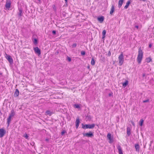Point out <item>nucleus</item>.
I'll return each instance as SVG.
<instances>
[{"label": "nucleus", "mask_w": 154, "mask_h": 154, "mask_svg": "<svg viewBox=\"0 0 154 154\" xmlns=\"http://www.w3.org/2000/svg\"><path fill=\"white\" fill-rule=\"evenodd\" d=\"M45 114L46 115H49L50 116L51 115V112L49 110H47L45 112Z\"/></svg>", "instance_id": "24"}, {"label": "nucleus", "mask_w": 154, "mask_h": 154, "mask_svg": "<svg viewBox=\"0 0 154 154\" xmlns=\"http://www.w3.org/2000/svg\"><path fill=\"white\" fill-rule=\"evenodd\" d=\"M15 114V113L14 111V110L13 109L11 110V113L9 114V116H10L11 117H12L14 116Z\"/></svg>", "instance_id": "15"}, {"label": "nucleus", "mask_w": 154, "mask_h": 154, "mask_svg": "<svg viewBox=\"0 0 154 154\" xmlns=\"http://www.w3.org/2000/svg\"><path fill=\"white\" fill-rule=\"evenodd\" d=\"M33 43L35 44H37V40L36 38H35L34 39Z\"/></svg>", "instance_id": "31"}, {"label": "nucleus", "mask_w": 154, "mask_h": 154, "mask_svg": "<svg viewBox=\"0 0 154 154\" xmlns=\"http://www.w3.org/2000/svg\"><path fill=\"white\" fill-rule=\"evenodd\" d=\"M6 131L5 130L3 129H0V137H2L5 134Z\"/></svg>", "instance_id": "7"}, {"label": "nucleus", "mask_w": 154, "mask_h": 154, "mask_svg": "<svg viewBox=\"0 0 154 154\" xmlns=\"http://www.w3.org/2000/svg\"><path fill=\"white\" fill-rule=\"evenodd\" d=\"M143 57V52L140 48H139L138 52V55L137 57L138 63H140Z\"/></svg>", "instance_id": "1"}, {"label": "nucleus", "mask_w": 154, "mask_h": 154, "mask_svg": "<svg viewBox=\"0 0 154 154\" xmlns=\"http://www.w3.org/2000/svg\"><path fill=\"white\" fill-rule=\"evenodd\" d=\"M11 117L9 116L8 118L7 119V123H8V126L9 124H10L11 121Z\"/></svg>", "instance_id": "21"}, {"label": "nucleus", "mask_w": 154, "mask_h": 154, "mask_svg": "<svg viewBox=\"0 0 154 154\" xmlns=\"http://www.w3.org/2000/svg\"><path fill=\"white\" fill-rule=\"evenodd\" d=\"M118 59L119 65L121 66L123 64L124 61V58L122 53L119 56Z\"/></svg>", "instance_id": "4"}, {"label": "nucleus", "mask_w": 154, "mask_h": 154, "mask_svg": "<svg viewBox=\"0 0 154 154\" xmlns=\"http://www.w3.org/2000/svg\"><path fill=\"white\" fill-rule=\"evenodd\" d=\"M65 132H66L64 131H62L61 132V135H63Z\"/></svg>", "instance_id": "35"}, {"label": "nucleus", "mask_w": 154, "mask_h": 154, "mask_svg": "<svg viewBox=\"0 0 154 154\" xmlns=\"http://www.w3.org/2000/svg\"><path fill=\"white\" fill-rule=\"evenodd\" d=\"M135 27L137 29H138V26H136Z\"/></svg>", "instance_id": "41"}, {"label": "nucleus", "mask_w": 154, "mask_h": 154, "mask_svg": "<svg viewBox=\"0 0 154 154\" xmlns=\"http://www.w3.org/2000/svg\"><path fill=\"white\" fill-rule=\"evenodd\" d=\"M95 61L93 58H92L91 61V64L92 65H94L95 64Z\"/></svg>", "instance_id": "26"}, {"label": "nucleus", "mask_w": 154, "mask_h": 154, "mask_svg": "<svg viewBox=\"0 0 154 154\" xmlns=\"http://www.w3.org/2000/svg\"><path fill=\"white\" fill-rule=\"evenodd\" d=\"M11 2L10 0H7L5 5V7L8 9H9L11 7Z\"/></svg>", "instance_id": "6"}, {"label": "nucleus", "mask_w": 154, "mask_h": 154, "mask_svg": "<svg viewBox=\"0 0 154 154\" xmlns=\"http://www.w3.org/2000/svg\"><path fill=\"white\" fill-rule=\"evenodd\" d=\"M86 121H89L91 119V118L90 116H87L86 117Z\"/></svg>", "instance_id": "28"}, {"label": "nucleus", "mask_w": 154, "mask_h": 154, "mask_svg": "<svg viewBox=\"0 0 154 154\" xmlns=\"http://www.w3.org/2000/svg\"><path fill=\"white\" fill-rule=\"evenodd\" d=\"M68 60L69 61H71V59L70 58L68 57Z\"/></svg>", "instance_id": "38"}, {"label": "nucleus", "mask_w": 154, "mask_h": 154, "mask_svg": "<svg viewBox=\"0 0 154 154\" xmlns=\"http://www.w3.org/2000/svg\"><path fill=\"white\" fill-rule=\"evenodd\" d=\"M143 119H140L139 122V124L140 126H142L143 125Z\"/></svg>", "instance_id": "27"}, {"label": "nucleus", "mask_w": 154, "mask_h": 154, "mask_svg": "<svg viewBox=\"0 0 154 154\" xmlns=\"http://www.w3.org/2000/svg\"><path fill=\"white\" fill-rule=\"evenodd\" d=\"M149 99H147L146 100H143V103H146V102H149Z\"/></svg>", "instance_id": "33"}, {"label": "nucleus", "mask_w": 154, "mask_h": 154, "mask_svg": "<svg viewBox=\"0 0 154 154\" xmlns=\"http://www.w3.org/2000/svg\"><path fill=\"white\" fill-rule=\"evenodd\" d=\"M104 18L103 17L101 16L100 17H98L97 18V20L101 23H102L104 20Z\"/></svg>", "instance_id": "14"}, {"label": "nucleus", "mask_w": 154, "mask_h": 154, "mask_svg": "<svg viewBox=\"0 0 154 154\" xmlns=\"http://www.w3.org/2000/svg\"><path fill=\"white\" fill-rule=\"evenodd\" d=\"M23 137H24L26 138L27 139L28 138V136L27 135V134H25L24 135Z\"/></svg>", "instance_id": "30"}, {"label": "nucleus", "mask_w": 154, "mask_h": 154, "mask_svg": "<svg viewBox=\"0 0 154 154\" xmlns=\"http://www.w3.org/2000/svg\"><path fill=\"white\" fill-rule=\"evenodd\" d=\"M106 33V31L105 30H104L103 31L102 34L103 36L102 37V39H103V42H104V38L105 37V35Z\"/></svg>", "instance_id": "19"}, {"label": "nucleus", "mask_w": 154, "mask_h": 154, "mask_svg": "<svg viewBox=\"0 0 154 154\" xmlns=\"http://www.w3.org/2000/svg\"><path fill=\"white\" fill-rule=\"evenodd\" d=\"M65 0V1L66 3L67 2L68 0Z\"/></svg>", "instance_id": "44"}, {"label": "nucleus", "mask_w": 154, "mask_h": 154, "mask_svg": "<svg viewBox=\"0 0 154 154\" xmlns=\"http://www.w3.org/2000/svg\"><path fill=\"white\" fill-rule=\"evenodd\" d=\"M52 33L53 34H56V31L55 30H53L52 31Z\"/></svg>", "instance_id": "37"}, {"label": "nucleus", "mask_w": 154, "mask_h": 154, "mask_svg": "<svg viewBox=\"0 0 154 154\" xmlns=\"http://www.w3.org/2000/svg\"><path fill=\"white\" fill-rule=\"evenodd\" d=\"M117 148L118 150L119 154H123L122 150L120 146H118L117 147Z\"/></svg>", "instance_id": "10"}, {"label": "nucleus", "mask_w": 154, "mask_h": 154, "mask_svg": "<svg viewBox=\"0 0 154 154\" xmlns=\"http://www.w3.org/2000/svg\"><path fill=\"white\" fill-rule=\"evenodd\" d=\"M112 93H110L109 94V96H112Z\"/></svg>", "instance_id": "40"}, {"label": "nucleus", "mask_w": 154, "mask_h": 154, "mask_svg": "<svg viewBox=\"0 0 154 154\" xmlns=\"http://www.w3.org/2000/svg\"><path fill=\"white\" fill-rule=\"evenodd\" d=\"M114 9H115V8H114V6L113 5L111 7V11H110V14L112 15V13L114 11Z\"/></svg>", "instance_id": "16"}, {"label": "nucleus", "mask_w": 154, "mask_h": 154, "mask_svg": "<svg viewBox=\"0 0 154 154\" xmlns=\"http://www.w3.org/2000/svg\"><path fill=\"white\" fill-rule=\"evenodd\" d=\"M146 62L149 63L152 60V59L150 57H149L146 58Z\"/></svg>", "instance_id": "23"}, {"label": "nucleus", "mask_w": 154, "mask_h": 154, "mask_svg": "<svg viewBox=\"0 0 154 154\" xmlns=\"http://www.w3.org/2000/svg\"><path fill=\"white\" fill-rule=\"evenodd\" d=\"M6 59L8 60L11 64L13 63V60L10 56H8L6 57Z\"/></svg>", "instance_id": "9"}, {"label": "nucleus", "mask_w": 154, "mask_h": 154, "mask_svg": "<svg viewBox=\"0 0 154 154\" xmlns=\"http://www.w3.org/2000/svg\"><path fill=\"white\" fill-rule=\"evenodd\" d=\"M19 13L18 14L19 16H21L22 15V11L21 9H20L19 10Z\"/></svg>", "instance_id": "25"}, {"label": "nucleus", "mask_w": 154, "mask_h": 154, "mask_svg": "<svg viewBox=\"0 0 154 154\" xmlns=\"http://www.w3.org/2000/svg\"><path fill=\"white\" fill-rule=\"evenodd\" d=\"M83 134L84 137H91L94 135L92 133L91 131L89 132L88 133H83Z\"/></svg>", "instance_id": "5"}, {"label": "nucleus", "mask_w": 154, "mask_h": 154, "mask_svg": "<svg viewBox=\"0 0 154 154\" xmlns=\"http://www.w3.org/2000/svg\"><path fill=\"white\" fill-rule=\"evenodd\" d=\"M135 147L136 151L137 152H139L140 147L139 145L138 144H135Z\"/></svg>", "instance_id": "17"}, {"label": "nucleus", "mask_w": 154, "mask_h": 154, "mask_svg": "<svg viewBox=\"0 0 154 154\" xmlns=\"http://www.w3.org/2000/svg\"><path fill=\"white\" fill-rule=\"evenodd\" d=\"M81 54L82 55H85V52L84 51H82L81 53Z\"/></svg>", "instance_id": "34"}, {"label": "nucleus", "mask_w": 154, "mask_h": 154, "mask_svg": "<svg viewBox=\"0 0 154 154\" xmlns=\"http://www.w3.org/2000/svg\"><path fill=\"white\" fill-rule=\"evenodd\" d=\"M74 106L76 108H80V106L78 104H75L74 105Z\"/></svg>", "instance_id": "29"}, {"label": "nucleus", "mask_w": 154, "mask_h": 154, "mask_svg": "<svg viewBox=\"0 0 154 154\" xmlns=\"http://www.w3.org/2000/svg\"><path fill=\"white\" fill-rule=\"evenodd\" d=\"M131 129L129 127H128L127 128V134L128 135V136H129L131 134Z\"/></svg>", "instance_id": "18"}, {"label": "nucleus", "mask_w": 154, "mask_h": 154, "mask_svg": "<svg viewBox=\"0 0 154 154\" xmlns=\"http://www.w3.org/2000/svg\"><path fill=\"white\" fill-rule=\"evenodd\" d=\"M46 140H47V141H48V139H46Z\"/></svg>", "instance_id": "46"}, {"label": "nucleus", "mask_w": 154, "mask_h": 154, "mask_svg": "<svg viewBox=\"0 0 154 154\" xmlns=\"http://www.w3.org/2000/svg\"><path fill=\"white\" fill-rule=\"evenodd\" d=\"M124 0H119L118 2V7L120 8L122 6V5Z\"/></svg>", "instance_id": "13"}, {"label": "nucleus", "mask_w": 154, "mask_h": 154, "mask_svg": "<svg viewBox=\"0 0 154 154\" xmlns=\"http://www.w3.org/2000/svg\"><path fill=\"white\" fill-rule=\"evenodd\" d=\"M82 128L84 129L89 128L92 129L94 128L95 126L94 124H93L91 125H84L83 124H82Z\"/></svg>", "instance_id": "3"}, {"label": "nucleus", "mask_w": 154, "mask_h": 154, "mask_svg": "<svg viewBox=\"0 0 154 154\" xmlns=\"http://www.w3.org/2000/svg\"><path fill=\"white\" fill-rule=\"evenodd\" d=\"M130 3V1H128L127 2L126 4V5L125 6V9H127L128 7L129 6V5Z\"/></svg>", "instance_id": "20"}, {"label": "nucleus", "mask_w": 154, "mask_h": 154, "mask_svg": "<svg viewBox=\"0 0 154 154\" xmlns=\"http://www.w3.org/2000/svg\"><path fill=\"white\" fill-rule=\"evenodd\" d=\"M19 92L17 89H16L15 91L14 94V97H17L19 95Z\"/></svg>", "instance_id": "12"}, {"label": "nucleus", "mask_w": 154, "mask_h": 154, "mask_svg": "<svg viewBox=\"0 0 154 154\" xmlns=\"http://www.w3.org/2000/svg\"><path fill=\"white\" fill-rule=\"evenodd\" d=\"M145 75H145V74H143V77H144V76H145Z\"/></svg>", "instance_id": "43"}, {"label": "nucleus", "mask_w": 154, "mask_h": 154, "mask_svg": "<svg viewBox=\"0 0 154 154\" xmlns=\"http://www.w3.org/2000/svg\"><path fill=\"white\" fill-rule=\"evenodd\" d=\"M128 81L126 80L125 82L122 84V85L124 88H125L128 85Z\"/></svg>", "instance_id": "22"}, {"label": "nucleus", "mask_w": 154, "mask_h": 154, "mask_svg": "<svg viewBox=\"0 0 154 154\" xmlns=\"http://www.w3.org/2000/svg\"><path fill=\"white\" fill-rule=\"evenodd\" d=\"M108 56H110V55H111V53L110 52V51H109V53H108Z\"/></svg>", "instance_id": "39"}, {"label": "nucleus", "mask_w": 154, "mask_h": 154, "mask_svg": "<svg viewBox=\"0 0 154 154\" xmlns=\"http://www.w3.org/2000/svg\"><path fill=\"white\" fill-rule=\"evenodd\" d=\"M77 44L76 43H74L72 45V48H75L76 47Z\"/></svg>", "instance_id": "32"}, {"label": "nucleus", "mask_w": 154, "mask_h": 154, "mask_svg": "<svg viewBox=\"0 0 154 154\" xmlns=\"http://www.w3.org/2000/svg\"><path fill=\"white\" fill-rule=\"evenodd\" d=\"M87 68H88V69H90V66H88Z\"/></svg>", "instance_id": "45"}, {"label": "nucleus", "mask_w": 154, "mask_h": 154, "mask_svg": "<svg viewBox=\"0 0 154 154\" xmlns=\"http://www.w3.org/2000/svg\"><path fill=\"white\" fill-rule=\"evenodd\" d=\"M80 122L79 119H76L75 122V126L76 128H77L79 126V124Z\"/></svg>", "instance_id": "11"}, {"label": "nucleus", "mask_w": 154, "mask_h": 154, "mask_svg": "<svg viewBox=\"0 0 154 154\" xmlns=\"http://www.w3.org/2000/svg\"><path fill=\"white\" fill-rule=\"evenodd\" d=\"M34 50L35 53L38 54L39 55L41 54L40 50L38 47H35L34 48Z\"/></svg>", "instance_id": "8"}, {"label": "nucleus", "mask_w": 154, "mask_h": 154, "mask_svg": "<svg viewBox=\"0 0 154 154\" xmlns=\"http://www.w3.org/2000/svg\"><path fill=\"white\" fill-rule=\"evenodd\" d=\"M152 47V45L151 44H150L149 45V48H151Z\"/></svg>", "instance_id": "42"}, {"label": "nucleus", "mask_w": 154, "mask_h": 154, "mask_svg": "<svg viewBox=\"0 0 154 154\" xmlns=\"http://www.w3.org/2000/svg\"><path fill=\"white\" fill-rule=\"evenodd\" d=\"M107 138L108 140V142L110 143H112L114 140V138L113 134L110 133H108L107 135Z\"/></svg>", "instance_id": "2"}, {"label": "nucleus", "mask_w": 154, "mask_h": 154, "mask_svg": "<svg viewBox=\"0 0 154 154\" xmlns=\"http://www.w3.org/2000/svg\"><path fill=\"white\" fill-rule=\"evenodd\" d=\"M131 123L134 126H135V123L134 122H133L132 121H131Z\"/></svg>", "instance_id": "36"}]
</instances>
